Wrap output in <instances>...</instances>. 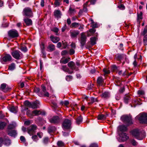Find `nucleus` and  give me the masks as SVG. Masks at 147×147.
<instances>
[{"instance_id":"f3484780","label":"nucleus","mask_w":147,"mask_h":147,"mask_svg":"<svg viewBox=\"0 0 147 147\" xmlns=\"http://www.w3.org/2000/svg\"><path fill=\"white\" fill-rule=\"evenodd\" d=\"M8 134L11 136L15 137L17 135V133L16 131L15 130H8Z\"/></svg>"},{"instance_id":"774afa93","label":"nucleus","mask_w":147,"mask_h":147,"mask_svg":"<svg viewBox=\"0 0 147 147\" xmlns=\"http://www.w3.org/2000/svg\"><path fill=\"white\" fill-rule=\"evenodd\" d=\"M89 147H98V145L97 144H92L90 145Z\"/></svg>"},{"instance_id":"a18cd8bd","label":"nucleus","mask_w":147,"mask_h":147,"mask_svg":"<svg viewBox=\"0 0 147 147\" xmlns=\"http://www.w3.org/2000/svg\"><path fill=\"white\" fill-rule=\"evenodd\" d=\"M58 146L59 147H62L64 146V144L61 141H59L57 142Z\"/></svg>"},{"instance_id":"39448f33","label":"nucleus","mask_w":147,"mask_h":147,"mask_svg":"<svg viewBox=\"0 0 147 147\" xmlns=\"http://www.w3.org/2000/svg\"><path fill=\"white\" fill-rule=\"evenodd\" d=\"M37 129V127L36 125H32L27 128V132L30 135H31L35 133Z\"/></svg>"},{"instance_id":"79ce46f5","label":"nucleus","mask_w":147,"mask_h":147,"mask_svg":"<svg viewBox=\"0 0 147 147\" xmlns=\"http://www.w3.org/2000/svg\"><path fill=\"white\" fill-rule=\"evenodd\" d=\"M147 33V26L145 27L143 31L142 32L141 34L143 35H145Z\"/></svg>"},{"instance_id":"b1692460","label":"nucleus","mask_w":147,"mask_h":147,"mask_svg":"<svg viewBox=\"0 0 147 147\" xmlns=\"http://www.w3.org/2000/svg\"><path fill=\"white\" fill-rule=\"evenodd\" d=\"M79 33V32L78 31H73L71 32V36L72 38H75L77 37Z\"/></svg>"},{"instance_id":"f704fd0d","label":"nucleus","mask_w":147,"mask_h":147,"mask_svg":"<svg viewBox=\"0 0 147 147\" xmlns=\"http://www.w3.org/2000/svg\"><path fill=\"white\" fill-rule=\"evenodd\" d=\"M15 68V63H12L9 66V69L10 70H13Z\"/></svg>"},{"instance_id":"3c124183","label":"nucleus","mask_w":147,"mask_h":147,"mask_svg":"<svg viewBox=\"0 0 147 147\" xmlns=\"http://www.w3.org/2000/svg\"><path fill=\"white\" fill-rule=\"evenodd\" d=\"M59 0H55L54 2V5L56 6H59L60 5Z\"/></svg>"},{"instance_id":"338daca9","label":"nucleus","mask_w":147,"mask_h":147,"mask_svg":"<svg viewBox=\"0 0 147 147\" xmlns=\"http://www.w3.org/2000/svg\"><path fill=\"white\" fill-rule=\"evenodd\" d=\"M96 31V30L95 29L92 28H91L89 30V32L91 33L92 34H93Z\"/></svg>"},{"instance_id":"412c9836","label":"nucleus","mask_w":147,"mask_h":147,"mask_svg":"<svg viewBox=\"0 0 147 147\" xmlns=\"http://www.w3.org/2000/svg\"><path fill=\"white\" fill-rule=\"evenodd\" d=\"M61 69L63 71L67 72L69 74H71L73 73V71H70L65 65L62 66Z\"/></svg>"},{"instance_id":"f03ea898","label":"nucleus","mask_w":147,"mask_h":147,"mask_svg":"<svg viewBox=\"0 0 147 147\" xmlns=\"http://www.w3.org/2000/svg\"><path fill=\"white\" fill-rule=\"evenodd\" d=\"M121 119L122 121L126 123L128 125L132 123L131 117L130 115H124L121 116Z\"/></svg>"},{"instance_id":"20e7f679","label":"nucleus","mask_w":147,"mask_h":147,"mask_svg":"<svg viewBox=\"0 0 147 147\" xmlns=\"http://www.w3.org/2000/svg\"><path fill=\"white\" fill-rule=\"evenodd\" d=\"M11 54L13 58L17 59H21L23 57L22 53L19 50L14 51Z\"/></svg>"},{"instance_id":"680f3d73","label":"nucleus","mask_w":147,"mask_h":147,"mask_svg":"<svg viewBox=\"0 0 147 147\" xmlns=\"http://www.w3.org/2000/svg\"><path fill=\"white\" fill-rule=\"evenodd\" d=\"M68 53V52L66 50H64L62 51L61 52V55H66Z\"/></svg>"},{"instance_id":"37998d69","label":"nucleus","mask_w":147,"mask_h":147,"mask_svg":"<svg viewBox=\"0 0 147 147\" xmlns=\"http://www.w3.org/2000/svg\"><path fill=\"white\" fill-rule=\"evenodd\" d=\"M75 11V10L74 9L72 8L71 7H70L69 8V9L68 11V12L70 14H72L74 13Z\"/></svg>"},{"instance_id":"5fc2aeb1","label":"nucleus","mask_w":147,"mask_h":147,"mask_svg":"<svg viewBox=\"0 0 147 147\" xmlns=\"http://www.w3.org/2000/svg\"><path fill=\"white\" fill-rule=\"evenodd\" d=\"M51 30L54 32L57 33L59 31V29L57 27H54Z\"/></svg>"},{"instance_id":"e2e57ef3","label":"nucleus","mask_w":147,"mask_h":147,"mask_svg":"<svg viewBox=\"0 0 147 147\" xmlns=\"http://www.w3.org/2000/svg\"><path fill=\"white\" fill-rule=\"evenodd\" d=\"M14 127V126L13 124H9L8 126V130H11V129L13 128Z\"/></svg>"},{"instance_id":"473e14b6","label":"nucleus","mask_w":147,"mask_h":147,"mask_svg":"<svg viewBox=\"0 0 147 147\" xmlns=\"http://www.w3.org/2000/svg\"><path fill=\"white\" fill-rule=\"evenodd\" d=\"M119 129L120 130L122 131H125L127 129V127L124 125L120 126L119 127Z\"/></svg>"},{"instance_id":"4be33fe9","label":"nucleus","mask_w":147,"mask_h":147,"mask_svg":"<svg viewBox=\"0 0 147 147\" xmlns=\"http://www.w3.org/2000/svg\"><path fill=\"white\" fill-rule=\"evenodd\" d=\"M39 102L38 101H35L31 103L30 107L33 109L37 108L38 107V104Z\"/></svg>"},{"instance_id":"c85d7f7f","label":"nucleus","mask_w":147,"mask_h":147,"mask_svg":"<svg viewBox=\"0 0 147 147\" xmlns=\"http://www.w3.org/2000/svg\"><path fill=\"white\" fill-rule=\"evenodd\" d=\"M90 102L88 103L89 104H91L95 102H98V101L97 98H94L93 97H91L90 98Z\"/></svg>"},{"instance_id":"4c0bfd02","label":"nucleus","mask_w":147,"mask_h":147,"mask_svg":"<svg viewBox=\"0 0 147 147\" xmlns=\"http://www.w3.org/2000/svg\"><path fill=\"white\" fill-rule=\"evenodd\" d=\"M7 84H5L3 83L1 84V88L3 91H5L6 88Z\"/></svg>"},{"instance_id":"2eb2a0df","label":"nucleus","mask_w":147,"mask_h":147,"mask_svg":"<svg viewBox=\"0 0 147 147\" xmlns=\"http://www.w3.org/2000/svg\"><path fill=\"white\" fill-rule=\"evenodd\" d=\"M68 66L70 67L72 69L76 70H78V68L75 66V63L73 61H70L68 63Z\"/></svg>"},{"instance_id":"e433bc0d","label":"nucleus","mask_w":147,"mask_h":147,"mask_svg":"<svg viewBox=\"0 0 147 147\" xmlns=\"http://www.w3.org/2000/svg\"><path fill=\"white\" fill-rule=\"evenodd\" d=\"M6 125V124L5 122H0V129H3Z\"/></svg>"},{"instance_id":"72a5a7b5","label":"nucleus","mask_w":147,"mask_h":147,"mask_svg":"<svg viewBox=\"0 0 147 147\" xmlns=\"http://www.w3.org/2000/svg\"><path fill=\"white\" fill-rule=\"evenodd\" d=\"M103 80L101 77H99L97 79V82L98 84L100 85L103 82Z\"/></svg>"},{"instance_id":"0eeeda50","label":"nucleus","mask_w":147,"mask_h":147,"mask_svg":"<svg viewBox=\"0 0 147 147\" xmlns=\"http://www.w3.org/2000/svg\"><path fill=\"white\" fill-rule=\"evenodd\" d=\"M23 14L24 16L29 17H31L33 16L32 11L31 8L29 7H26L24 9L23 11Z\"/></svg>"},{"instance_id":"49530a36","label":"nucleus","mask_w":147,"mask_h":147,"mask_svg":"<svg viewBox=\"0 0 147 147\" xmlns=\"http://www.w3.org/2000/svg\"><path fill=\"white\" fill-rule=\"evenodd\" d=\"M20 50L23 52H26L27 51V49L25 46H21Z\"/></svg>"},{"instance_id":"dca6fc26","label":"nucleus","mask_w":147,"mask_h":147,"mask_svg":"<svg viewBox=\"0 0 147 147\" xmlns=\"http://www.w3.org/2000/svg\"><path fill=\"white\" fill-rule=\"evenodd\" d=\"M12 57L9 54H6L3 57V60L5 62L10 61L11 60Z\"/></svg>"},{"instance_id":"ea45409f","label":"nucleus","mask_w":147,"mask_h":147,"mask_svg":"<svg viewBox=\"0 0 147 147\" xmlns=\"http://www.w3.org/2000/svg\"><path fill=\"white\" fill-rule=\"evenodd\" d=\"M88 2H86V3L84 5L83 11L84 12H86L87 11L86 7L88 5Z\"/></svg>"},{"instance_id":"864d4df0","label":"nucleus","mask_w":147,"mask_h":147,"mask_svg":"<svg viewBox=\"0 0 147 147\" xmlns=\"http://www.w3.org/2000/svg\"><path fill=\"white\" fill-rule=\"evenodd\" d=\"M72 78V77L71 76L69 75L66 76V79L67 81H70Z\"/></svg>"},{"instance_id":"58836bf2","label":"nucleus","mask_w":147,"mask_h":147,"mask_svg":"<svg viewBox=\"0 0 147 147\" xmlns=\"http://www.w3.org/2000/svg\"><path fill=\"white\" fill-rule=\"evenodd\" d=\"M103 71L104 72V75L105 76L110 73V70L107 68H105L103 69Z\"/></svg>"},{"instance_id":"bb28decb","label":"nucleus","mask_w":147,"mask_h":147,"mask_svg":"<svg viewBox=\"0 0 147 147\" xmlns=\"http://www.w3.org/2000/svg\"><path fill=\"white\" fill-rule=\"evenodd\" d=\"M55 129V128L54 126H49L48 127V131L49 133H50L53 132Z\"/></svg>"},{"instance_id":"7ed1b4c3","label":"nucleus","mask_w":147,"mask_h":147,"mask_svg":"<svg viewBox=\"0 0 147 147\" xmlns=\"http://www.w3.org/2000/svg\"><path fill=\"white\" fill-rule=\"evenodd\" d=\"M136 118L140 121V123L147 124V114H140L137 116Z\"/></svg>"},{"instance_id":"9b49d317","label":"nucleus","mask_w":147,"mask_h":147,"mask_svg":"<svg viewBox=\"0 0 147 147\" xmlns=\"http://www.w3.org/2000/svg\"><path fill=\"white\" fill-rule=\"evenodd\" d=\"M49 121L52 123L55 124L58 123L60 121L59 118L58 116H55L50 119Z\"/></svg>"},{"instance_id":"6ab92c4d","label":"nucleus","mask_w":147,"mask_h":147,"mask_svg":"<svg viewBox=\"0 0 147 147\" xmlns=\"http://www.w3.org/2000/svg\"><path fill=\"white\" fill-rule=\"evenodd\" d=\"M70 60V58H66L65 57H63L61 58L60 60V62L64 64L67 63Z\"/></svg>"},{"instance_id":"13d9d810","label":"nucleus","mask_w":147,"mask_h":147,"mask_svg":"<svg viewBox=\"0 0 147 147\" xmlns=\"http://www.w3.org/2000/svg\"><path fill=\"white\" fill-rule=\"evenodd\" d=\"M49 142V138H45L43 139V142L44 144H47Z\"/></svg>"},{"instance_id":"de8ad7c7","label":"nucleus","mask_w":147,"mask_h":147,"mask_svg":"<svg viewBox=\"0 0 147 147\" xmlns=\"http://www.w3.org/2000/svg\"><path fill=\"white\" fill-rule=\"evenodd\" d=\"M79 24L77 22L73 23L71 24V26L72 27L76 28L79 26Z\"/></svg>"},{"instance_id":"09e8293b","label":"nucleus","mask_w":147,"mask_h":147,"mask_svg":"<svg viewBox=\"0 0 147 147\" xmlns=\"http://www.w3.org/2000/svg\"><path fill=\"white\" fill-rule=\"evenodd\" d=\"M142 12H140L139 14H138L137 16V19L138 20L142 19Z\"/></svg>"},{"instance_id":"f257e3e1","label":"nucleus","mask_w":147,"mask_h":147,"mask_svg":"<svg viewBox=\"0 0 147 147\" xmlns=\"http://www.w3.org/2000/svg\"><path fill=\"white\" fill-rule=\"evenodd\" d=\"M131 133L136 138L139 140H142L143 137L142 133L138 129H135L131 131Z\"/></svg>"},{"instance_id":"bf43d9fd","label":"nucleus","mask_w":147,"mask_h":147,"mask_svg":"<svg viewBox=\"0 0 147 147\" xmlns=\"http://www.w3.org/2000/svg\"><path fill=\"white\" fill-rule=\"evenodd\" d=\"M131 143L133 146H136L137 144V143L134 140H131Z\"/></svg>"},{"instance_id":"393cba45","label":"nucleus","mask_w":147,"mask_h":147,"mask_svg":"<svg viewBox=\"0 0 147 147\" xmlns=\"http://www.w3.org/2000/svg\"><path fill=\"white\" fill-rule=\"evenodd\" d=\"M9 110L11 112L14 113H16L17 112L18 108L16 107L12 106L10 108Z\"/></svg>"},{"instance_id":"4d7b16f0","label":"nucleus","mask_w":147,"mask_h":147,"mask_svg":"<svg viewBox=\"0 0 147 147\" xmlns=\"http://www.w3.org/2000/svg\"><path fill=\"white\" fill-rule=\"evenodd\" d=\"M115 82L117 84V85L119 86L120 85L121 81L120 80L119 78H118L117 79H116V80H115Z\"/></svg>"},{"instance_id":"1a4fd4ad","label":"nucleus","mask_w":147,"mask_h":147,"mask_svg":"<svg viewBox=\"0 0 147 147\" xmlns=\"http://www.w3.org/2000/svg\"><path fill=\"white\" fill-rule=\"evenodd\" d=\"M128 138L129 137L127 136L126 134L122 133L120 135L118 140L120 142H124L126 141Z\"/></svg>"},{"instance_id":"c9c22d12","label":"nucleus","mask_w":147,"mask_h":147,"mask_svg":"<svg viewBox=\"0 0 147 147\" xmlns=\"http://www.w3.org/2000/svg\"><path fill=\"white\" fill-rule=\"evenodd\" d=\"M106 116L103 114L99 115L98 117V120H103L106 119Z\"/></svg>"},{"instance_id":"ddd939ff","label":"nucleus","mask_w":147,"mask_h":147,"mask_svg":"<svg viewBox=\"0 0 147 147\" xmlns=\"http://www.w3.org/2000/svg\"><path fill=\"white\" fill-rule=\"evenodd\" d=\"M3 144L6 146H9L11 144L10 140L7 137H5L3 139Z\"/></svg>"},{"instance_id":"c03bdc74","label":"nucleus","mask_w":147,"mask_h":147,"mask_svg":"<svg viewBox=\"0 0 147 147\" xmlns=\"http://www.w3.org/2000/svg\"><path fill=\"white\" fill-rule=\"evenodd\" d=\"M32 138L34 141L36 142L38 140L37 136L36 135H33L32 137Z\"/></svg>"},{"instance_id":"c756f323","label":"nucleus","mask_w":147,"mask_h":147,"mask_svg":"<svg viewBox=\"0 0 147 147\" xmlns=\"http://www.w3.org/2000/svg\"><path fill=\"white\" fill-rule=\"evenodd\" d=\"M129 96L128 94L126 95L124 98V101L126 103H127L130 99Z\"/></svg>"},{"instance_id":"69168bd1","label":"nucleus","mask_w":147,"mask_h":147,"mask_svg":"<svg viewBox=\"0 0 147 147\" xmlns=\"http://www.w3.org/2000/svg\"><path fill=\"white\" fill-rule=\"evenodd\" d=\"M112 70L113 71H115L117 69V67L115 65H113L112 67Z\"/></svg>"},{"instance_id":"052dcab7","label":"nucleus","mask_w":147,"mask_h":147,"mask_svg":"<svg viewBox=\"0 0 147 147\" xmlns=\"http://www.w3.org/2000/svg\"><path fill=\"white\" fill-rule=\"evenodd\" d=\"M37 134L40 138H41L43 136V133L40 132H38Z\"/></svg>"},{"instance_id":"603ef678","label":"nucleus","mask_w":147,"mask_h":147,"mask_svg":"<svg viewBox=\"0 0 147 147\" xmlns=\"http://www.w3.org/2000/svg\"><path fill=\"white\" fill-rule=\"evenodd\" d=\"M26 114L30 117H32V112H31L29 110H28L26 113Z\"/></svg>"},{"instance_id":"cd10ccee","label":"nucleus","mask_w":147,"mask_h":147,"mask_svg":"<svg viewBox=\"0 0 147 147\" xmlns=\"http://www.w3.org/2000/svg\"><path fill=\"white\" fill-rule=\"evenodd\" d=\"M96 38L95 37L91 38H90V41L91 44L93 45L96 44Z\"/></svg>"},{"instance_id":"0e129e2a","label":"nucleus","mask_w":147,"mask_h":147,"mask_svg":"<svg viewBox=\"0 0 147 147\" xmlns=\"http://www.w3.org/2000/svg\"><path fill=\"white\" fill-rule=\"evenodd\" d=\"M31 123V121L30 120H27L25 121L24 124H25L27 125H29Z\"/></svg>"},{"instance_id":"5701e85b","label":"nucleus","mask_w":147,"mask_h":147,"mask_svg":"<svg viewBox=\"0 0 147 147\" xmlns=\"http://www.w3.org/2000/svg\"><path fill=\"white\" fill-rule=\"evenodd\" d=\"M55 45L53 44H51L49 45L47 47L48 51H52L55 50Z\"/></svg>"},{"instance_id":"a211bd4d","label":"nucleus","mask_w":147,"mask_h":147,"mask_svg":"<svg viewBox=\"0 0 147 147\" xmlns=\"http://www.w3.org/2000/svg\"><path fill=\"white\" fill-rule=\"evenodd\" d=\"M50 38L51 41L54 43H56L60 40L59 37H55L52 35L50 36Z\"/></svg>"},{"instance_id":"4468645a","label":"nucleus","mask_w":147,"mask_h":147,"mask_svg":"<svg viewBox=\"0 0 147 147\" xmlns=\"http://www.w3.org/2000/svg\"><path fill=\"white\" fill-rule=\"evenodd\" d=\"M54 16L57 19L61 18L62 15L61 11L59 10H55L54 12Z\"/></svg>"},{"instance_id":"2f4dec72","label":"nucleus","mask_w":147,"mask_h":147,"mask_svg":"<svg viewBox=\"0 0 147 147\" xmlns=\"http://www.w3.org/2000/svg\"><path fill=\"white\" fill-rule=\"evenodd\" d=\"M82 118L81 116L78 117L76 119V122L77 124H80L82 122Z\"/></svg>"},{"instance_id":"7c9ffc66","label":"nucleus","mask_w":147,"mask_h":147,"mask_svg":"<svg viewBox=\"0 0 147 147\" xmlns=\"http://www.w3.org/2000/svg\"><path fill=\"white\" fill-rule=\"evenodd\" d=\"M115 58L118 60H120L123 58V55L120 54H117L115 56Z\"/></svg>"},{"instance_id":"a878e982","label":"nucleus","mask_w":147,"mask_h":147,"mask_svg":"<svg viewBox=\"0 0 147 147\" xmlns=\"http://www.w3.org/2000/svg\"><path fill=\"white\" fill-rule=\"evenodd\" d=\"M101 96L102 98H107L109 97L110 94L108 92H105L103 93Z\"/></svg>"},{"instance_id":"423d86ee","label":"nucleus","mask_w":147,"mask_h":147,"mask_svg":"<svg viewBox=\"0 0 147 147\" xmlns=\"http://www.w3.org/2000/svg\"><path fill=\"white\" fill-rule=\"evenodd\" d=\"M71 120L65 119L62 125V128L64 129H69L71 127Z\"/></svg>"},{"instance_id":"6e6552de","label":"nucleus","mask_w":147,"mask_h":147,"mask_svg":"<svg viewBox=\"0 0 147 147\" xmlns=\"http://www.w3.org/2000/svg\"><path fill=\"white\" fill-rule=\"evenodd\" d=\"M8 34L9 36L12 38L17 37L18 36V33L16 30H10L8 32Z\"/></svg>"},{"instance_id":"aec40b11","label":"nucleus","mask_w":147,"mask_h":147,"mask_svg":"<svg viewBox=\"0 0 147 147\" xmlns=\"http://www.w3.org/2000/svg\"><path fill=\"white\" fill-rule=\"evenodd\" d=\"M24 21L27 26H29L32 24V20L29 18H25L24 19Z\"/></svg>"},{"instance_id":"9d476101","label":"nucleus","mask_w":147,"mask_h":147,"mask_svg":"<svg viewBox=\"0 0 147 147\" xmlns=\"http://www.w3.org/2000/svg\"><path fill=\"white\" fill-rule=\"evenodd\" d=\"M86 37L84 33L81 34L80 43L82 47H83L85 44Z\"/></svg>"},{"instance_id":"a19ab883","label":"nucleus","mask_w":147,"mask_h":147,"mask_svg":"<svg viewBox=\"0 0 147 147\" xmlns=\"http://www.w3.org/2000/svg\"><path fill=\"white\" fill-rule=\"evenodd\" d=\"M143 41L144 45H147V34L144 35L143 39Z\"/></svg>"},{"instance_id":"f8f14e48","label":"nucleus","mask_w":147,"mask_h":147,"mask_svg":"<svg viewBox=\"0 0 147 147\" xmlns=\"http://www.w3.org/2000/svg\"><path fill=\"white\" fill-rule=\"evenodd\" d=\"M32 117L35 116H38L40 115H45V113L42 112L40 110H35L32 112Z\"/></svg>"},{"instance_id":"8fccbe9b","label":"nucleus","mask_w":147,"mask_h":147,"mask_svg":"<svg viewBox=\"0 0 147 147\" xmlns=\"http://www.w3.org/2000/svg\"><path fill=\"white\" fill-rule=\"evenodd\" d=\"M132 74V73H130V74H128V72L126 71H125L123 72V74H122V76H125L126 75H128V76H130Z\"/></svg>"},{"instance_id":"6e6d98bb","label":"nucleus","mask_w":147,"mask_h":147,"mask_svg":"<svg viewBox=\"0 0 147 147\" xmlns=\"http://www.w3.org/2000/svg\"><path fill=\"white\" fill-rule=\"evenodd\" d=\"M31 103L27 100L25 101L24 102V103L26 105L30 107Z\"/></svg>"}]
</instances>
